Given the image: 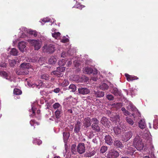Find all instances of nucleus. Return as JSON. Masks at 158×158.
Segmentation results:
<instances>
[{"mask_svg":"<svg viewBox=\"0 0 158 158\" xmlns=\"http://www.w3.org/2000/svg\"><path fill=\"white\" fill-rule=\"evenodd\" d=\"M31 65L29 63H24L20 65L19 70L17 71V73L18 75H27L28 74V69L31 68Z\"/></svg>","mask_w":158,"mask_h":158,"instance_id":"f257e3e1","label":"nucleus"},{"mask_svg":"<svg viewBox=\"0 0 158 158\" xmlns=\"http://www.w3.org/2000/svg\"><path fill=\"white\" fill-rule=\"evenodd\" d=\"M133 145L137 150L139 151L142 150L144 147V144L142 143V139L139 135H137L135 137Z\"/></svg>","mask_w":158,"mask_h":158,"instance_id":"f03ea898","label":"nucleus"},{"mask_svg":"<svg viewBox=\"0 0 158 158\" xmlns=\"http://www.w3.org/2000/svg\"><path fill=\"white\" fill-rule=\"evenodd\" d=\"M27 41L31 46L34 47L35 50H38L41 48L42 42L40 40L29 39L27 40Z\"/></svg>","mask_w":158,"mask_h":158,"instance_id":"7ed1b4c3","label":"nucleus"},{"mask_svg":"<svg viewBox=\"0 0 158 158\" xmlns=\"http://www.w3.org/2000/svg\"><path fill=\"white\" fill-rule=\"evenodd\" d=\"M42 49L44 52L52 53L55 51L56 47L55 45L52 44L48 45L45 44L43 47Z\"/></svg>","mask_w":158,"mask_h":158,"instance_id":"20e7f679","label":"nucleus"},{"mask_svg":"<svg viewBox=\"0 0 158 158\" xmlns=\"http://www.w3.org/2000/svg\"><path fill=\"white\" fill-rule=\"evenodd\" d=\"M21 30L18 34L20 38L26 39L27 38L28 34V30L25 27H22L19 29Z\"/></svg>","mask_w":158,"mask_h":158,"instance_id":"39448f33","label":"nucleus"},{"mask_svg":"<svg viewBox=\"0 0 158 158\" xmlns=\"http://www.w3.org/2000/svg\"><path fill=\"white\" fill-rule=\"evenodd\" d=\"M83 73L87 74H90L93 73L94 75H96L98 73V70L96 69H93L87 67L83 68Z\"/></svg>","mask_w":158,"mask_h":158,"instance_id":"423d86ee","label":"nucleus"},{"mask_svg":"<svg viewBox=\"0 0 158 158\" xmlns=\"http://www.w3.org/2000/svg\"><path fill=\"white\" fill-rule=\"evenodd\" d=\"M73 61V64L75 67H77L79 66V64L78 61L76 60V57H74L68 61L66 64V65L68 67L70 66L72 64V61Z\"/></svg>","mask_w":158,"mask_h":158,"instance_id":"0eeeda50","label":"nucleus"},{"mask_svg":"<svg viewBox=\"0 0 158 158\" xmlns=\"http://www.w3.org/2000/svg\"><path fill=\"white\" fill-rule=\"evenodd\" d=\"M119 153L116 151L113 150L109 152L107 155V158H117Z\"/></svg>","mask_w":158,"mask_h":158,"instance_id":"6e6552de","label":"nucleus"},{"mask_svg":"<svg viewBox=\"0 0 158 158\" xmlns=\"http://www.w3.org/2000/svg\"><path fill=\"white\" fill-rule=\"evenodd\" d=\"M85 151V144L84 143H80L77 146V151L80 154H82Z\"/></svg>","mask_w":158,"mask_h":158,"instance_id":"1a4fd4ad","label":"nucleus"},{"mask_svg":"<svg viewBox=\"0 0 158 158\" xmlns=\"http://www.w3.org/2000/svg\"><path fill=\"white\" fill-rule=\"evenodd\" d=\"M127 109L129 110L136 111L137 115H138L139 117L140 116V113L138 111V110L133 105L132 103L130 102L129 103V105L127 106Z\"/></svg>","mask_w":158,"mask_h":158,"instance_id":"9d476101","label":"nucleus"},{"mask_svg":"<svg viewBox=\"0 0 158 158\" xmlns=\"http://www.w3.org/2000/svg\"><path fill=\"white\" fill-rule=\"evenodd\" d=\"M0 74L1 76L5 78L6 79L8 80L10 82L13 81L15 82V81L14 78H12L10 77L8 75L7 73L5 71H2L0 72Z\"/></svg>","mask_w":158,"mask_h":158,"instance_id":"9b49d317","label":"nucleus"},{"mask_svg":"<svg viewBox=\"0 0 158 158\" xmlns=\"http://www.w3.org/2000/svg\"><path fill=\"white\" fill-rule=\"evenodd\" d=\"M37 103L36 102H34V103L31 104V109L29 110L30 116L33 117L35 115V111L36 108L35 105Z\"/></svg>","mask_w":158,"mask_h":158,"instance_id":"f8f14e48","label":"nucleus"},{"mask_svg":"<svg viewBox=\"0 0 158 158\" xmlns=\"http://www.w3.org/2000/svg\"><path fill=\"white\" fill-rule=\"evenodd\" d=\"M123 123H121L120 124V127L118 126L117 127H115L114 128L113 130L114 132L116 135H117L120 133L121 130L124 128L123 126H122Z\"/></svg>","mask_w":158,"mask_h":158,"instance_id":"ddd939ff","label":"nucleus"},{"mask_svg":"<svg viewBox=\"0 0 158 158\" xmlns=\"http://www.w3.org/2000/svg\"><path fill=\"white\" fill-rule=\"evenodd\" d=\"M78 91L80 94L82 95H85L89 93L90 90L85 87H81L78 89Z\"/></svg>","mask_w":158,"mask_h":158,"instance_id":"4468645a","label":"nucleus"},{"mask_svg":"<svg viewBox=\"0 0 158 158\" xmlns=\"http://www.w3.org/2000/svg\"><path fill=\"white\" fill-rule=\"evenodd\" d=\"M81 123L80 122L77 121L75 124L74 130V132L77 134H78L80 132Z\"/></svg>","mask_w":158,"mask_h":158,"instance_id":"2eb2a0df","label":"nucleus"},{"mask_svg":"<svg viewBox=\"0 0 158 158\" xmlns=\"http://www.w3.org/2000/svg\"><path fill=\"white\" fill-rule=\"evenodd\" d=\"M105 142L107 145H111L113 143V139L112 137L109 135H106L105 136Z\"/></svg>","mask_w":158,"mask_h":158,"instance_id":"dca6fc26","label":"nucleus"},{"mask_svg":"<svg viewBox=\"0 0 158 158\" xmlns=\"http://www.w3.org/2000/svg\"><path fill=\"white\" fill-rule=\"evenodd\" d=\"M111 93L115 96H121L122 94L120 90H119L116 87H114L111 90Z\"/></svg>","mask_w":158,"mask_h":158,"instance_id":"f3484780","label":"nucleus"},{"mask_svg":"<svg viewBox=\"0 0 158 158\" xmlns=\"http://www.w3.org/2000/svg\"><path fill=\"white\" fill-rule=\"evenodd\" d=\"M83 124L86 127H88L91 125V119L89 117L85 118L83 121Z\"/></svg>","mask_w":158,"mask_h":158,"instance_id":"a211bd4d","label":"nucleus"},{"mask_svg":"<svg viewBox=\"0 0 158 158\" xmlns=\"http://www.w3.org/2000/svg\"><path fill=\"white\" fill-rule=\"evenodd\" d=\"M62 110H56L55 111V121L58 123L60 120V114Z\"/></svg>","mask_w":158,"mask_h":158,"instance_id":"6ab92c4d","label":"nucleus"},{"mask_svg":"<svg viewBox=\"0 0 158 158\" xmlns=\"http://www.w3.org/2000/svg\"><path fill=\"white\" fill-rule=\"evenodd\" d=\"M93 94L94 96L96 98H101L103 97L105 95L104 92L99 91H95L93 92Z\"/></svg>","mask_w":158,"mask_h":158,"instance_id":"aec40b11","label":"nucleus"},{"mask_svg":"<svg viewBox=\"0 0 158 158\" xmlns=\"http://www.w3.org/2000/svg\"><path fill=\"white\" fill-rule=\"evenodd\" d=\"M26 43L23 41L19 42L18 45L19 50L22 52H23L24 49L26 47Z\"/></svg>","mask_w":158,"mask_h":158,"instance_id":"412c9836","label":"nucleus"},{"mask_svg":"<svg viewBox=\"0 0 158 158\" xmlns=\"http://www.w3.org/2000/svg\"><path fill=\"white\" fill-rule=\"evenodd\" d=\"M143 137L145 139L146 142L150 143L151 144L152 138L150 136L149 133L144 134L143 136Z\"/></svg>","mask_w":158,"mask_h":158,"instance_id":"4be33fe9","label":"nucleus"},{"mask_svg":"<svg viewBox=\"0 0 158 158\" xmlns=\"http://www.w3.org/2000/svg\"><path fill=\"white\" fill-rule=\"evenodd\" d=\"M101 123L105 126L108 127L110 122L107 118L103 117L101 120Z\"/></svg>","mask_w":158,"mask_h":158,"instance_id":"5701e85b","label":"nucleus"},{"mask_svg":"<svg viewBox=\"0 0 158 158\" xmlns=\"http://www.w3.org/2000/svg\"><path fill=\"white\" fill-rule=\"evenodd\" d=\"M75 1V0H74ZM82 2V0H76V3L74 7L78 8L80 9H81L85 7V6L81 4Z\"/></svg>","mask_w":158,"mask_h":158,"instance_id":"b1692460","label":"nucleus"},{"mask_svg":"<svg viewBox=\"0 0 158 158\" xmlns=\"http://www.w3.org/2000/svg\"><path fill=\"white\" fill-rule=\"evenodd\" d=\"M125 75L127 78V80L128 81H132L134 80H137L138 79V78L136 76H134L130 75L127 73H125Z\"/></svg>","mask_w":158,"mask_h":158,"instance_id":"393cba45","label":"nucleus"},{"mask_svg":"<svg viewBox=\"0 0 158 158\" xmlns=\"http://www.w3.org/2000/svg\"><path fill=\"white\" fill-rule=\"evenodd\" d=\"M109 88V85L105 83L102 82L99 85L100 89L102 90H107Z\"/></svg>","mask_w":158,"mask_h":158,"instance_id":"a878e982","label":"nucleus"},{"mask_svg":"<svg viewBox=\"0 0 158 158\" xmlns=\"http://www.w3.org/2000/svg\"><path fill=\"white\" fill-rule=\"evenodd\" d=\"M132 134L131 131H129L124 134V140L125 141H127L131 137Z\"/></svg>","mask_w":158,"mask_h":158,"instance_id":"bb28decb","label":"nucleus"},{"mask_svg":"<svg viewBox=\"0 0 158 158\" xmlns=\"http://www.w3.org/2000/svg\"><path fill=\"white\" fill-rule=\"evenodd\" d=\"M42 20L45 23L48 22L52 23L51 24V25H52V24H54V22L56 21L54 19H51L48 17H47L46 18H44L42 19Z\"/></svg>","mask_w":158,"mask_h":158,"instance_id":"cd10ccee","label":"nucleus"},{"mask_svg":"<svg viewBox=\"0 0 158 158\" xmlns=\"http://www.w3.org/2000/svg\"><path fill=\"white\" fill-rule=\"evenodd\" d=\"M73 79L74 81L78 82H82L83 81V77L77 75H74L73 77Z\"/></svg>","mask_w":158,"mask_h":158,"instance_id":"c85d7f7f","label":"nucleus"},{"mask_svg":"<svg viewBox=\"0 0 158 158\" xmlns=\"http://www.w3.org/2000/svg\"><path fill=\"white\" fill-rule=\"evenodd\" d=\"M114 145L117 148H121L123 147L122 142L119 140H115L114 143Z\"/></svg>","mask_w":158,"mask_h":158,"instance_id":"c756f323","label":"nucleus"},{"mask_svg":"<svg viewBox=\"0 0 158 158\" xmlns=\"http://www.w3.org/2000/svg\"><path fill=\"white\" fill-rule=\"evenodd\" d=\"M96 152V151L94 150L91 152L89 151L87 152L84 154V156L85 157H91L94 155L95 154Z\"/></svg>","mask_w":158,"mask_h":158,"instance_id":"7c9ffc66","label":"nucleus"},{"mask_svg":"<svg viewBox=\"0 0 158 158\" xmlns=\"http://www.w3.org/2000/svg\"><path fill=\"white\" fill-rule=\"evenodd\" d=\"M135 151L134 148L132 147H129L126 151V153L128 155H132Z\"/></svg>","mask_w":158,"mask_h":158,"instance_id":"2f4dec72","label":"nucleus"},{"mask_svg":"<svg viewBox=\"0 0 158 158\" xmlns=\"http://www.w3.org/2000/svg\"><path fill=\"white\" fill-rule=\"evenodd\" d=\"M139 127L142 129H143L145 128L146 124L144 119H141L139 121Z\"/></svg>","mask_w":158,"mask_h":158,"instance_id":"473e14b6","label":"nucleus"},{"mask_svg":"<svg viewBox=\"0 0 158 158\" xmlns=\"http://www.w3.org/2000/svg\"><path fill=\"white\" fill-rule=\"evenodd\" d=\"M91 127L93 130L95 131L98 132L100 131V129L98 126V124H92Z\"/></svg>","mask_w":158,"mask_h":158,"instance_id":"72a5a7b5","label":"nucleus"},{"mask_svg":"<svg viewBox=\"0 0 158 158\" xmlns=\"http://www.w3.org/2000/svg\"><path fill=\"white\" fill-rule=\"evenodd\" d=\"M53 108L56 110H62V107L57 102L55 103L53 105Z\"/></svg>","mask_w":158,"mask_h":158,"instance_id":"f704fd0d","label":"nucleus"},{"mask_svg":"<svg viewBox=\"0 0 158 158\" xmlns=\"http://www.w3.org/2000/svg\"><path fill=\"white\" fill-rule=\"evenodd\" d=\"M27 84L29 87H36L38 89H40L42 85V84L41 83H40L38 85L36 84H34L32 85L28 81L27 82Z\"/></svg>","mask_w":158,"mask_h":158,"instance_id":"c9c22d12","label":"nucleus"},{"mask_svg":"<svg viewBox=\"0 0 158 158\" xmlns=\"http://www.w3.org/2000/svg\"><path fill=\"white\" fill-rule=\"evenodd\" d=\"M57 60L55 56H51L48 60V62L51 64H54L56 62Z\"/></svg>","mask_w":158,"mask_h":158,"instance_id":"e433bc0d","label":"nucleus"},{"mask_svg":"<svg viewBox=\"0 0 158 158\" xmlns=\"http://www.w3.org/2000/svg\"><path fill=\"white\" fill-rule=\"evenodd\" d=\"M52 74L55 75L57 76L58 77H60L62 76V73L58 70H56L55 71H53L52 72Z\"/></svg>","mask_w":158,"mask_h":158,"instance_id":"4c0bfd02","label":"nucleus"},{"mask_svg":"<svg viewBox=\"0 0 158 158\" xmlns=\"http://www.w3.org/2000/svg\"><path fill=\"white\" fill-rule=\"evenodd\" d=\"M63 136L64 137V142L65 143L67 139H69V135L67 132H63Z\"/></svg>","mask_w":158,"mask_h":158,"instance_id":"58836bf2","label":"nucleus"},{"mask_svg":"<svg viewBox=\"0 0 158 158\" xmlns=\"http://www.w3.org/2000/svg\"><path fill=\"white\" fill-rule=\"evenodd\" d=\"M28 30V34L33 35L34 36L36 37L37 35V32L35 30L29 29Z\"/></svg>","mask_w":158,"mask_h":158,"instance_id":"ea45409f","label":"nucleus"},{"mask_svg":"<svg viewBox=\"0 0 158 158\" xmlns=\"http://www.w3.org/2000/svg\"><path fill=\"white\" fill-rule=\"evenodd\" d=\"M10 52L11 55L15 56L18 55V50L15 48H12L10 51Z\"/></svg>","mask_w":158,"mask_h":158,"instance_id":"a19ab883","label":"nucleus"},{"mask_svg":"<svg viewBox=\"0 0 158 158\" xmlns=\"http://www.w3.org/2000/svg\"><path fill=\"white\" fill-rule=\"evenodd\" d=\"M69 89L70 92H74L76 90V87L73 84H71L69 87Z\"/></svg>","mask_w":158,"mask_h":158,"instance_id":"79ce46f5","label":"nucleus"},{"mask_svg":"<svg viewBox=\"0 0 158 158\" xmlns=\"http://www.w3.org/2000/svg\"><path fill=\"white\" fill-rule=\"evenodd\" d=\"M108 147L106 146H102L101 147L100 149V152L101 153H104L107 150Z\"/></svg>","mask_w":158,"mask_h":158,"instance_id":"37998d69","label":"nucleus"},{"mask_svg":"<svg viewBox=\"0 0 158 158\" xmlns=\"http://www.w3.org/2000/svg\"><path fill=\"white\" fill-rule=\"evenodd\" d=\"M40 78L41 79L48 80L49 79V75L47 74H44L41 76Z\"/></svg>","mask_w":158,"mask_h":158,"instance_id":"c03bdc74","label":"nucleus"},{"mask_svg":"<svg viewBox=\"0 0 158 158\" xmlns=\"http://www.w3.org/2000/svg\"><path fill=\"white\" fill-rule=\"evenodd\" d=\"M52 36L56 39H59L60 35V33L59 32H55L52 34Z\"/></svg>","mask_w":158,"mask_h":158,"instance_id":"a18cd8bd","label":"nucleus"},{"mask_svg":"<svg viewBox=\"0 0 158 158\" xmlns=\"http://www.w3.org/2000/svg\"><path fill=\"white\" fill-rule=\"evenodd\" d=\"M66 60L65 59H62L59 60L58 62V65L60 66H63L65 64L66 61Z\"/></svg>","mask_w":158,"mask_h":158,"instance_id":"49530a36","label":"nucleus"},{"mask_svg":"<svg viewBox=\"0 0 158 158\" xmlns=\"http://www.w3.org/2000/svg\"><path fill=\"white\" fill-rule=\"evenodd\" d=\"M71 49H70L68 50L67 53L64 52H62L61 54V56L62 57H64L66 56L67 55H71L70 53Z\"/></svg>","mask_w":158,"mask_h":158,"instance_id":"de8ad7c7","label":"nucleus"},{"mask_svg":"<svg viewBox=\"0 0 158 158\" xmlns=\"http://www.w3.org/2000/svg\"><path fill=\"white\" fill-rule=\"evenodd\" d=\"M33 143L35 144L40 145L42 143L41 140L36 139H34L33 140Z\"/></svg>","mask_w":158,"mask_h":158,"instance_id":"09e8293b","label":"nucleus"},{"mask_svg":"<svg viewBox=\"0 0 158 158\" xmlns=\"http://www.w3.org/2000/svg\"><path fill=\"white\" fill-rule=\"evenodd\" d=\"M13 93L14 94L19 95L22 94V92L20 89L16 88L14 89Z\"/></svg>","mask_w":158,"mask_h":158,"instance_id":"8fccbe9b","label":"nucleus"},{"mask_svg":"<svg viewBox=\"0 0 158 158\" xmlns=\"http://www.w3.org/2000/svg\"><path fill=\"white\" fill-rule=\"evenodd\" d=\"M153 128L155 129L158 128V119H155L153 121Z\"/></svg>","mask_w":158,"mask_h":158,"instance_id":"3c124183","label":"nucleus"},{"mask_svg":"<svg viewBox=\"0 0 158 158\" xmlns=\"http://www.w3.org/2000/svg\"><path fill=\"white\" fill-rule=\"evenodd\" d=\"M126 120L127 122L130 125H132L134 123V122L133 120L129 117H127L126 118Z\"/></svg>","mask_w":158,"mask_h":158,"instance_id":"603ef678","label":"nucleus"},{"mask_svg":"<svg viewBox=\"0 0 158 158\" xmlns=\"http://www.w3.org/2000/svg\"><path fill=\"white\" fill-rule=\"evenodd\" d=\"M30 123L31 126H35L36 125H38L39 124V123L35 122L34 120H31Z\"/></svg>","mask_w":158,"mask_h":158,"instance_id":"864d4df0","label":"nucleus"},{"mask_svg":"<svg viewBox=\"0 0 158 158\" xmlns=\"http://www.w3.org/2000/svg\"><path fill=\"white\" fill-rule=\"evenodd\" d=\"M65 68L64 67L60 66L57 68L56 70L59 71L61 73L64 72L65 70Z\"/></svg>","mask_w":158,"mask_h":158,"instance_id":"5fc2aeb1","label":"nucleus"},{"mask_svg":"<svg viewBox=\"0 0 158 158\" xmlns=\"http://www.w3.org/2000/svg\"><path fill=\"white\" fill-rule=\"evenodd\" d=\"M123 113L124 114V115H125L126 116L129 115L130 116H134V118L135 117L134 116V113H133L132 114H131L129 111L127 110H126Z\"/></svg>","mask_w":158,"mask_h":158,"instance_id":"6e6d98bb","label":"nucleus"},{"mask_svg":"<svg viewBox=\"0 0 158 158\" xmlns=\"http://www.w3.org/2000/svg\"><path fill=\"white\" fill-rule=\"evenodd\" d=\"M106 98L109 101L113 100L114 99V96L110 94L107 95Z\"/></svg>","mask_w":158,"mask_h":158,"instance_id":"4d7b16f0","label":"nucleus"},{"mask_svg":"<svg viewBox=\"0 0 158 158\" xmlns=\"http://www.w3.org/2000/svg\"><path fill=\"white\" fill-rule=\"evenodd\" d=\"M69 84V81L67 80H64L61 83V85L63 86H65L68 85Z\"/></svg>","mask_w":158,"mask_h":158,"instance_id":"13d9d810","label":"nucleus"},{"mask_svg":"<svg viewBox=\"0 0 158 158\" xmlns=\"http://www.w3.org/2000/svg\"><path fill=\"white\" fill-rule=\"evenodd\" d=\"M92 120L93 122V124H99V121L97 118H94L92 119Z\"/></svg>","mask_w":158,"mask_h":158,"instance_id":"bf43d9fd","label":"nucleus"},{"mask_svg":"<svg viewBox=\"0 0 158 158\" xmlns=\"http://www.w3.org/2000/svg\"><path fill=\"white\" fill-rule=\"evenodd\" d=\"M9 64L10 66H13L16 64V61L15 60H10L9 61Z\"/></svg>","mask_w":158,"mask_h":158,"instance_id":"052dcab7","label":"nucleus"},{"mask_svg":"<svg viewBox=\"0 0 158 158\" xmlns=\"http://www.w3.org/2000/svg\"><path fill=\"white\" fill-rule=\"evenodd\" d=\"M69 41V40L68 38L64 37L60 41L62 43H65L68 42Z\"/></svg>","mask_w":158,"mask_h":158,"instance_id":"680f3d73","label":"nucleus"},{"mask_svg":"<svg viewBox=\"0 0 158 158\" xmlns=\"http://www.w3.org/2000/svg\"><path fill=\"white\" fill-rule=\"evenodd\" d=\"M114 121L115 122H119L120 120V117L118 115H116L114 117Z\"/></svg>","mask_w":158,"mask_h":158,"instance_id":"e2e57ef3","label":"nucleus"},{"mask_svg":"<svg viewBox=\"0 0 158 158\" xmlns=\"http://www.w3.org/2000/svg\"><path fill=\"white\" fill-rule=\"evenodd\" d=\"M6 64L2 62V61H0V67H6Z\"/></svg>","mask_w":158,"mask_h":158,"instance_id":"0e129e2a","label":"nucleus"},{"mask_svg":"<svg viewBox=\"0 0 158 158\" xmlns=\"http://www.w3.org/2000/svg\"><path fill=\"white\" fill-rule=\"evenodd\" d=\"M98 139V137H96L92 140L93 143L95 144H97L98 143L97 140Z\"/></svg>","mask_w":158,"mask_h":158,"instance_id":"69168bd1","label":"nucleus"},{"mask_svg":"<svg viewBox=\"0 0 158 158\" xmlns=\"http://www.w3.org/2000/svg\"><path fill=\"white\" fill-rule=\"evenodd\" d=\"M94 136V132L93 131H91L89 133V135L88 136V137L89 139H91Z\"/></svg>","mask_w":158,"mask_h":158,"instance_id":"338daca9","label":"nucleus"},{"mask_svg":"<svg viewBox=\"0 0 158 158\" xmlns=\"http://www.w3.org/2000/svg\"><path fill=\"white\" fill-rule=\"evenodd\" d=\"M60 89L58 88H56V89H54L53 91L54 92L56 93H58L59 92V91H60Z\"/></svg>","mask_w":158,"mask_h":158,"instance_id":"774afa93","label":"nucleus"}]
</instances>
